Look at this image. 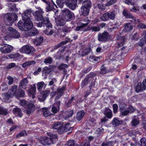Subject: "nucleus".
Listing matches in <instances>:
<instances>
[{
    "mask_svg": "<svg viewBox=\"0 0 146 146\" xmlns=\"http://www.w3.org/2000/svg\"><path fill=\"white\" fill-rule=\"evenodd\" d=\"M47 133L49 137H45L41 138L40 140V142L44 145H49L55 143L56 142V139L57 138V135L50 132H48Z\"/></svg>",
    "mask_w": 146,
    "mask_h": 146,
    "instance_id": "1",
    "label": "nucleus"
},
{
    "mask_svg": "<svg viewBox=\"0 0 146 146\" xmlns=\"http://www.w3.org/2000/svg\"><path fill=\"white\" fill-rule=\"evenodd\" d=\"M33 25V23L31 20L24 21L23 24L22 21L20 20L18 23L19 28L23 31H27L31 30Z\"/></svg>",
    "mask_w": 146,
    "mask_h": 146,
    "instance_id": "2",
    "label": "nucleus"
},
{
    "mask_svg": "<svg viewBox=\"0 0 146 146\" xmlns=\"http://www.w3.org/2000/svg\"><path fill=\"white\" fill-rule=\"evenodd\" d=\"M42 26L44 27L45 30L43 31L44 33L47 35H50L53 33L52 29V25L50 22L49 18H46L45 21L42 22Z\"/></svg>",
    "mask_w": 146,
    "mask_h": 146,
    "instance_id": "3",
    "label": "nucleus"
},
{
    "mask_svg": "<svg viewBox=\"0 0 146 146\" xmlns=\"http://www.w3.org/2000/svg\"><path fill=\"white\" fill-rule=\"evenodd\" d=\"M18 17L14 13H8L6 14L4 17L6 24L8 26H11L14 22L17 19Z\"/></svg>",
    "mask_w": 146,
    "mask_h": 146,
    "instance_id": "4",
    "label": "nucleus"
},
{
    "mask_svg": "<svg viewBox=\"0 0 146 146\" xmlns=\"http://www.w3.org/2000/svg\"><path fill=\"white\" fill-rule=\"evenodd\" d=\"M43 13L44 11L41 9H39L38 10L36 11V15L38 18L37 19L38 21H40L36 23V25L38 27H41L42 25V22L45 21L46 18H48L47 17H43L42 14Z\"/></svg>",
    "mask_w": 146,
    "mask_h": 146,
    "instance_id": "5",
    "label": "nucleus"
},
{
    "mask_svg": "<svg viewBox=\"0 0 146 146\" xmlns=\"http://www.w3.org/2000/svg\"><path fill=\"white\" fill-rule=\"evenodd\" d=\"M116 12L115 10L110 12H107L104 13L100 17V19L103 21H105L109 19L114 20L115 18Z\"/></svg>",
    "mask_w": 146,
    "mask_h": 146,
    "instance_id": "6",
    "label": "nucleus"
},
{
    "mask_svg": "<svg viewBox=\"0 0 146 146\" xmlns=\"http://www.w3.org/2000/svg\"><path fill=\"white\" fill-rule=\"evenodd\" d=\"M62 16L68 21L71 20L72 17L73 15H74L73 13L71 12L68 9H63L62 10Z\"/></svg>",
    "mask_w": 146,
    "mask_h": 146,
    "instance_id": "7",
    "label": "nucleus"
},
{
    "mask_svg": "<svg viewBox=\"0 0 146 146\" xmlns=\"http://www.w3.org/2000/svg\"><path fill=\"white\" fill-rule=\"evenodd\" d=\"M20 52L27 54H33L35 52L34 48L32 46H29L28 45L23 46L19 49Z\"/></svg>",
    "mask_w": 146,
    "mask_h": 146,
    "instance_id": "8",
    "label": "nucleus"
},
{
    "mask_svg": "<svg viewBox=\"0 0 146 146\" xmlns=\"http://www.w3.org/2000/svg\"><path fill=\"white\" fill-rule=\"evenodd\" d=\"M33 14L31 9H27L24 11L22 14V19L24 21L31 20V15Z\"/></svg>",
    "mask_w": 146,
    "mask_h": 146,
    "instance_id": "9",
    "label": "nucleus"
},
{
    "mask_svg": "<svg viewBox=\"0 0 146 146\" xmlns=\"http://www.w3.org/2000/svg\"><path fill=\"white\" fill-rule=\"evenodd\" d=\"M13 49V47L12 46L6 44L1 45L0 50L3 53L7 54L11 52Z\"/></svg>",
    "mask_w": 146,
    "mask_h": 146,
    "instance_id": "10",
    "label": "nucleus"
},
{
    "mask_svg": "<svg viewBox=\"0 0 146 146\" xmlns=\"http://www.w3.org/2000/svg\"><path fill=\"white\" fill-rule=\"evenodd\" d=\"M110 38L109 33L106 31L102 33H100L98 35V40L100 41H106Z\"/></svg>",
    "mask_w": 146,
    "mask_h": 146,
    "instance_id": "11",
    "label": "nucleus"
},
{
    "mask_svg": "<svg viewBox=\"0 0 146 146\" xmlns=\"http://www.w3.org/2000/svg\"><path fill=\"white\" fill-rule=\"evenodd\" d=\"M76 0H65V4L69 9L74 10L76 8Z\"/></svg>",
    "mask_w": 146,
    "mask_h": 146,
    "instance_id": "12",
    "label": "nucleus"
},
{
    "mask_svg": "<svg viewBox=\"0 0 146 146\" xmlns=\"http://www.w3.org/2000/svg\"><path fill=\"white\" fill-rule=\"evenodd\" d=\"M35 107L32 103H29L26 107L24 112L28 115H29L35 111Z\"/></svg>",
    "mask_w": 146,
    "mask_h": 146,
    "instance_id": "13",
    "label": "nucleus"
},
{
    "mask_svg": "<svg viewBox=\"0 0 146 146\" xmlns=\"http://www.w3.org/2000/svg\"><path fill=\"white\" fill-rule=\"evenodd\" d=\"M50 94V92L49 90L42 91L40 93L39 97L38 98L39 101L41 102L44 101Z\"/></svg>",
    "mask_w": 146,
    "mask_h": 146,
    "instance_id": "14",
    "label": "nucleus"
},
{
    "mask_svg": "<svg viewBox=\"0 0 146 146\" xmlns=\"http://www.w3.org/2000/svg\"><path fill=\"white\" fill-rule=\"evenodd\" d=\"M30 31L26 32L25 35L26 36H35L38 34V30L35 27L31 29Z\"/></svg>",
    "mask_w": 146,
    "mask_h": 146,
    "instance_id": "15",
    "label": "nucleus"
},
{
    "mask_svg": "<svg viewBox=\"0 0 146 146\" xmlns=\"http://www.w3.org/2000/svg\"><path fill=\"white\" fill-rule=\"evenodd\" d=\"M123 15L127 18H131L132 20L131 21L133 22H135L136 21V19L131 13H130L126 9H124L122 13Z\"/></svg>",
    "mask_w": 146,
    "mask_h": 146,
    "instance_id": "16",
    "label": "nucleus"
},
{
    "mask_svg": "<svg viewBox=\"0 0 146 146\" xmlns=\"http://www.w3.org/2000/svg\"><path fill=\"white\" fill-rule=\"evenodd\" d=\"M43 40L44 38L42 37L39 36L34 39L33 42L35 46H39L42 44Z\"/></svg>",
    "mask_w": 146,
    "mask_h": 146,
    "instance_id": "17",
    "label": "nucleus"
},
{
    "mask_svg": "<svg viewBox=\"0 0 146 146\" xmlns=\"http://www.w3.org/2000/svg\"><path fill=\"white\" fill-rule=\"evenodd\" d=\"M9 30L11 32L12 34V37L14 38H18L20 37V35L19 32L15 29L11 27L8 28Z\"/></svg>",
    "mask_w": 146,
    "mask_h": 146,
    "instance_id": "18",
    "label": "nucleus"
},
{
    "mask_svg": "<svg viewBox=\"0 0 146 146\" xmlns=\"http://www.w3.org/2000/svg\"><path fill=\"white\" fill-rule=\"evenodd\" d=\"M13 111V113L17 117H21L23 115L22 111L20 108H14Z\"/></svg>",
    "mask_w": 146,
    "mask_h": 146,
    "instance_id": "19",
    "label": "nucleus"
},
{
    "mask_svg": "<svg viewBox=\"0 0 146 146\" xmlns=\"http://www.w3.org/2000/svg\"><path fill=\"white\" fill-rule=\"evenodd\" d=\"M104 114L109 119H111L113 115L112 111L108 108H105Z\"/></svg>",
    "mask_w": 146,
    "mask_h": 146,
    "instance_id": "20",
    "label": "nucleus"
},
{
    "mask_svg": "<svg viewBox=\"0 0 146 146\" xmlns=\"http://www.w3.org/2000/svg\"><path fill=\"white\" fill-rule=\"evenodd\" d=\"M2 96L3 101L6 102H8L10 98L13 97L10 93L9 92L2 94Z\"/></svg>",
    "mask_w": 146,
    "mask_h": 146,
    "instance_id": "21",
    "label": "nucleus"
},
{
    "mask_svg": "<svg viewBox=\"0 0 146 146\" xmlns=\"http://www.w3.org/2000/svg\"><path fill=\"white\" fill-rule=\"evenodd\" d=\"M17 86H14L11 87L9 91H8L13 96H18V94L17 92Z\"/></svg>",
    "mask_w": 146,
    "mask_h": 146,
    "instance_id": "22",
    "label": "nucleus"
},
{
    "mask_svg": "<svg viewBox=\"0 0 146 146\" xmlns=\"http://www.w3.org/2000/svg\"><path fill=\"white\" fill-rule=\"evenodd\" d=\"M90 9L82 6L81 8L80 13L83 15L86 16L89 13Z\"/></svg>",
    "mask_w": 146,
    "mask_h": 146,
    "instance_id": "23",
    "label": "nucleus"
},
{
    "mask_svg": "<svg viewBox=\"0 0 146 146\" xmlns=\"http://www.w3.org/2000/svg\"><path fill=\"white\" fill-rule=\"evenodd\" d=\"M124 27L123 30L126 32H129L133 28V25L129 23H125L124 24Z\"/></svg>",
    "mask_w": 146,
    "mask_h": 146,
    "instance_id": "24",
    "label": "nucleus"
},
{
    "mask_svg": "<svg viewBox=\"0 0 146 146\" xmlns=\"http://www.w3.org/2000/svg\"><path fill=\"white\" fill-rule=\"evenodd\" d=\"M122 123L121 120H119L117 117L114 118L111 121V123L114 127L119 126Z\"/></svg>",
    "mask_w": 146,
    "mask_h": 146,
    "instance_id": "25",
    "label": "nucleus"
},
{
    "mask_svg": "<svg viewBox=\"0 0 146 146\" xmlns=\"http://www.w3.org/2000/svg\"><path fill=\"white\" fill-rule=\"evenodd\" d=\"M67 21V20H66V19L63 18L62 16L56 21V23L58 26H63Z\"/></svg>",
    "mask_w": 146,
    "mask_h": 146,
    "instance_id": "26",
    "label": "nucleus"
},
{
    "mask_svg": "<svg viewBox=\"0 0 146 146\" xmlns=\"http://www.w3.org/2000/svg\"><path fill=\"white\" fill-rule=\"evenodd\" d=\"M36 63V62L34 60H29L23 63L22 65V66L23 68H25L27 66H30L34 65Z\"/></svg>",
    "mask_w": 146,
    "mask_h": 146,
    "instance_id": "27",
    "label": "nucleus"
},
{
    "mask_svg": "<svg viewBox=\"0 0 146 146\" xmlns=\"http://www.w3.org/2000/svg\"><path fill=\"white\" fill-rule=\"evenodd\" d=\"M61 127H62V124L60 122L57 121L54 122L53 124L52 128L54 129L60 130Z\"/></svg>",
    "mask_w": 146,
    "mask_h": 146,
    "instance_id": "28",
    "label": "nucleus"
},
{
    "mask_svg": "<svg viewBox=\"0 0 146 146\" xmlns=\"http://www.w3.org/2000/svg\"><path fill=\"white\" fill-rule=\"evenodd\" d=\"M82 6L90 9L91 7V1L89 0H85L83 3Z\"/></svg>",
    "mask_w": 146,
    "mask_h": 146,
    "instance_id": "29",
    "label": "nucleus"
},
{
    "mask_svg": "<svg viewBox=\"0 0 146 146\" xmlns=\"http://www.w3.org/2000/svg\"><path fill=\"white\" fill-rule=\"evenodd\" d=\"M53 68L52 66L51 65H50L48 67L45 66L43 68V71L45 73L49 74L52 71Z\"/></svg>",
    "mask_w": 146,
    "mask_h": 146,
    "instance_id": "30",
    "label": "nucleus"
},
{
    "mask_svg": "<svg viewBox=\"0 0 146 146\" xmlns=\"http://www.w3.org/2000/svg\"><path fill=\"white\" fill-rule=\"evenodd\" d=\"M109 71L107 69V68L102 65L100 68V73L102 74H104L109 72Z\"/></svg>",
    "mask_w": 146,
    "mask_h": 146,
    "instance_id": "31",
    "label": "nucleus"
},
{
    "mask_svg": "<svg viewBox=\"0 0 146 146\" xmlns=\"http://www.w3.org/2000/svg\"><path fill=\"white\" fill-rule=\"evenodd\" d=\"M117 40H119L120 42L119 43H118V44L120 46H122L125 41V39L123 36H118L117 37Z\"/></svg>",
    "mask_w": 146,
    "mask_h": 146,
    "instance_id": "32",
    "label": "nucleus"
},
{
    "mask_svg": "<svg viewBox=\"0 0 146 146\" xmlns=\"http://www.w3.org/2000/svg\"><path fill=\"white\" fill-rule=\"evenodd\" d=\"M80 144L78 145L75 144L74 141L73 140H70L66 142L65 144V146H80Z\"/></svg>",
    "mask_w": 146,
    "mask_h": 146,
    "instance_id": "33",
    "label": "nucleus"
},
{
    "mask_svg": "<svg viewBox=\"0 0 146 146\" xmlns=\"http://www.w3.org/2000/svg\"><path fill=\"white\" fill-rule=\"evenodd\" d=\"M84 115V113L83 111L82 110L78 112L77 114L76 119L78 121H80Z\"/></svg>",
    "mask_w": 146,
    "mask_h": 146,
    "instance_id": "34",
    "label": "nucleus"
},
{
    "mask_svg": "<svg viewBox=\"0 0 146 146\" xmlns=\"http://www.w3.org/2000/svg\"><path fill=\"white\" fill-rule=\"evenodd\" d=\"M82 21L83 22H86V23H80V26L81 28L86 27L90 23V20L88 19V18H87V19H83Z\"/></svg>",
    "mask_w": 146,
    "mask_h": 146,
    "instance_id": "35",
    "label": "nucleus"
},
{
    "mask_svg": "<svg viewBox=\"0 0 146 146\" xmlns=\"http://www.w3.org/2000/svg\"><path fill=\"white\" fill-rule=\"evenodd\" d=\"M7 110L3 107L0 106V114L4 115H6L8 114Z\"/></svg>",
    "mask_w": 146,
    "mask_h": 146,
    "instance_id": "36",
    "label": "nucleus"
},
{
    "mask_svg": "<svg viewBox=\"0 0 146 146\" xmlns=\"http://www.w3.org/2000/svg\"><path fill=\"white\" fill-rule=\"evenodd\" d=\"M144 90L141 85V83L139 82L137 84L135 88V91L137 93H139Z\"/></svg>",
    "mask_w": 146,
    "mask_h": 146,
    "instance_id": "37",
    "label": "nucleus"
},
{
    "mask_svg": "<svg viewBox=\"0 0 146 146\" xmlns=\"http://www.w3.org/2000/svg\"><path fill=\"white\" fill-rule=\"evenodd\" d=\"M37 89L38 90H40L43 87H45L46 84L43 82H38L37 84Z\"/></svg>",
    "mask_w": 146,
    "mask_h": 146,
    "instance_id": "38",
    "label": "nucleus"
},
{
    "mask_svg": "<svg viewBox=\"0 0 146 146\" xmlns=\"http://www.w3.org/2000/svg\"><path fill=\"white\" fill-rule=\"evenodd\" d=\"M43 115L45 117H47L51 115V113L46 108H43Z\"/></svg>",
    "mask_w": 146,
    "mask_h": 146,
    "instance_id": "39",
    "label": "nucleus"
},
{
    "mask_svg": "<svg viewBox=\"0 0 146 146\" xmlns=\"http://www.w3.org/2000/svg\"><path fill=\"white\" fill-rule=\"evenodd\" d=\"M70 41V38H67L66 40L65 41L60 42L59 44H58V45L57 46H56L55 47H56V48L60 47L62 45L66 44L68 42H69Z\"/></svg>",
    "mask_w": 146,
    "mask_h": 146,
    "instance_id": "40",
    "label": "nucleus"
},
{
    "mask_svg": "<svg viewBox=\"0 0 146 146\" xmlns=\"http://www.w3.org/2000/svg\"><path fill=\"white\" fill-rule=\"evenodd\" d=\"M28 83L27 78H25L22 80L20 82V85L21 86H26Z\"/></svg>",
    "mask_w": 146,
    "mask_h": 146,
    "instance_id": "41",
    "label": "nucleus"
},
{
    "mask_svg": "<svg viewBox=\"0 0 146 146\" xmlns=\"http://www.w3.org/2000/svg\"><path fill=\"white\" fill-rule=\"evenodd\" d=\"M65 1L64 0H57L56 3L58 5L60 8H62L64 6Z\"/></svg>",
    "mask_w": 146,
    "mask_h": 146,
    "instance_id": "42",
    "label": "nucleus"
},
{
    "mask_svg": "<svg viewBox=\"0 0 146 146\" xmlns=\"http://www.w3.org/2000/svg\"><path fill=\"white\" fill-rule=\"evenodd\" d=\"M131 123L133 126H135L139 123V121L138 119L133 118L131 122Z\"/></svg>",
    "mask_w": 146,
    "mask_h": 146,
    "instance_id": "43",
    "label": "nucleus"
},
{
    "mask_svg": "<svg viewBox=\"0 0 146 146\" xmlns=\"http://www.w3.org/2000/svg\"><path fill=\"white\" fill-rule=\"evenodd\" d=\"M36 90V87L35 84H33L30 88L29 92V93L32 95H34L35 92Z\"/></svg>",
    "mask_w": 146,
    "mask_h": 146,
    "instance_id": "44",
    "label": "nucleus"
},
{
    "mask_svg": "<svg viewBox=\"0 0 146 146\" xmlns=\"http://www.w3.org/2000/svg\"><path fill=\"white\" fill-rule=\"evenodd\" d=\"M66 115L65 116L66 119H68V118L71 117L73 114V110H72L69 111H68L66 112Z\"/></svg>",
    "mask_w": 146,
    "mask_h": 146,
    "instance_id": "45",
    "label": "nucleus"
},
{
    "mask_svg": "<svg viewBox=\"0 0 146 146\" xmlns=\"http://www.w3.org/2000/svg\"><path fill=\"white\" fill-rule=\"evenodd\" d=\"M89 79H88V78L86 77L82 83L81 86L82 87H83L86 86L89 82Z\"/></svg>",
    "mask_w": 146,
    "mask_h": 146,
    "instance_id": "46",
    "label": "nucleus"
},
{
    "mask_svg": "<svg viewBox=\"0 0 146 146\" xmlns=\"http://www.w3.org/2000/svg\"><path fill=\"white\" fill-rule=\"evenodd\" d=\"M140 146H146V139L145 138H141L140 140V143H139Z\"/></svg>",
    "mask_w": 146,
    "mask_h": 146,
    "instance_id": "47",
    "label": "nucleus"
},
{
    "mask_svg": "<svg viewBox=\"0 0 146 146\" xmlns=\"http://www.w3.org/2000/svg\"><path fill=\"white\" fill-rule=\"evenodd\" d=\"M52 61V58L50 57H48L44 59V62L45 64H51Z\"/></svg>",
    "mask_w": 146,
    "mask_h": 146,
    "instance_id": "48",
    "label": "nucleus"
},
{
    "mask_svg": "<svg viewBox=\"0 0 146 146\" xmlns=\"http://www.w3.org/2000/svg\"><path fill=\"white\" fill-rule=\"evenodd\" d=\"M26 131L24 130L17 134L16 135V137L17 139H19L20 137L25 136V135L26 134Z\"/></svg>",
    "mask_w": 146,
    "mask_h": 146,
    "instance_id": "49",
    "label": "nucleus"
},
{
    "mask_svg": "<svg viewBox=\"0 0 146 146\" xmlns=\"http://www.w3.org/2000/svg\"><path fill=\"white\" fill-rule=\"evenodd\" d=\"M8 9L10 11H13L16 7V6L14 4H9Z\"/></svg>",
    "mask_w": 146,
    "mask_h": 146,
    "instance_id": "50",
    "label": "nucleus"
},
{
    "mask_svg": "<svg viewBox=\"0 0 146 146\" xmlns=\"http://www.w3.org/2000/svg\"><path fill=\"white\" fill-rule=\"evenodd\" d=\"M90 29L92 32H98L100 30V27L98 26L92 27L90 28Z\"/></svg>",
    "mask_w": 146,
    "mask_h": 146,
    "instance_id": "51",
    "label": "nucleus"
},
{
    "mask_svg": "<svg viewBox=\"0 0 146 146\" xmlns=\"http://www.w3.org/2000/svg\"><path fill=\"white\" fill-rule=\"evenodd\" d=\"M96 76V74L93 73H90L86 77L88 78L89 80H93V77Z\"/></svg>",
    "mask_w": 146,
    "mask_h": 146,
    "instance_id": "52",
    "label": "nucleus"
},
{
    "mask_svg": "<svg viewBox=\"0 0 146 146\" xmlns=\"http://www.w3.org/2000/svg\"><path fill=\"white\" fill-rule=\"evenodd\" d=\"M117 1V0H110L107 2L106 4V6H110L115 3Z\"/></svg>",
    "mask_w": 146,
    "mask_h": 146,
    "instance_id": "53",
    "label": "nucleus"
},
{
    "mask_svg": "<svg viewBox=\"0 0 146 146\" xmlns=\"http://www.w3.org/2000/svg\"><path fill=\"white\" fill-rule=\"evenodd\" d=\"M113 142L111 141L104 142L102 144V146H113Z\"/></svg>",
    "mask_w": 146,
    "mask_h": 146,
    "instance_id": "54",
    "label": "nucleus"
},
{
    "mask_svg": "<svg viewBox=\"0 0 146 146\" xmlns=\"http://www.w3.org/2000/svg\"><path fill=\"white\" fill-rule=\"evenodd\" d=\"M59 108H57L53 105L52 108V111L54 113H56L59 110Z\"/></svg>",
    "mask_w": 146,
    "mask_h": 146,
    "instance_id": "55",
    "label": "nucleus"
},
{
    "mask_svg": "<svg viewBox=\"0 0 146 146\" xmlns=\"http://www.w3.org/2000/svg\"><path fill=\"white\" fill-rule=\"evenodd\" d=\"M104 131V129L102 128L101 127L98 128L96 131V133L98 134V136L103 133Z\"/></svg>",
    "mask_w": 146,
    "mask_h": 146,
    "instance_id": "56",
    "label": "nucleus"
},
{
    "mask_svg": "<svg viewBox=\"0 0 146 146\" xmlns=\"http://www.w3.org/2000/svg\"><path fill=\"white\" fill-rule=\"evenodd\" d=\"M65 87H62L61 88H59L57 90V93L61 94L63 95V91H65Z\"/></svg>",
    "mask_w": 146,
    "mask_h": 146,
    "instance_id": "57",
    "label": "nucleus"
},
{
    "mask_svg": "<svg viewBox=\"0 0 146 146\" xmlns=\"http://www.w3.org/2000/svg\"><path fill=\"white\" fill-rule=\"evenodd\" d=\"M88 60L90 61H93L94 60L96 61H97V57L93 56H90L89 57Z\"/></svg>",
    "mask_w": 146,
    "mask_h": 146,
    "instance_id": "58",
    "label": "nucleus"
},
{
    "mask_svg": "<svg viewBox=\"0 0 146 146\" xmlns=\"http://www.w3.org/2000/svg\"><path fill=\"white\" fill-rule=\"evenodd\" d=\"M113 112L114 113H116L117 111L118 106L116 104H114L113 105Z\"/></svg>",
    "mask_w": 146,
    "mask_h": 146,
    "instance_id": "59",
    "label": "nucleus"
},
{
    "mask_svg": "<svg viewBox=\"0 0 146 146\" xmlns=\"http://www.w3.org/2000/svg\"><path fill=\"white\" fill-rule=\"evenodd\" d=\"M91 48H88L85 49L84 51V54L83 55H86L88 54L90 52Z\"/></svg>",
    "mask_w": 146,
    "mask_h": 146,
    "instance_id": "60",
    "label": "nucleus"
},
{
    "mask_svg": "<svg viewBox=\"0 0 146 146\" xmlns=\"http://www.w3.org/2000/svg\"><path fill=\"white\" fill-rule=\"evenodd\" d=\"M141 85L143 90H146V78L144 79L141 83Z\"/></svg>",
    "mask_w": 146,
    "mask_h": 146,
    "instance_id": "61",
    "label": "nucleus"
},
{
    "mask_svg": "<svg viewBox=\"0 0 146 146\" xmlns=\"http://www.w3.org/2000/svg\"><path fill=\"white\" fill-rule=\"evenodd\" d=\"M7 79L9 80L8 84L9 85H10L13 84V79L12 77L10 76H8L7 77Z\"/></svg>",
    "mask_w": 146,
    "mask_h": 146,
    "instance_id": "62",
    "label": "nucleus"
},
{
    "mask_svg": "<svg viewBox=\"0 0 146 146\" xmlns=\"http://www.w3.org/2000/svg\"><path fill=\"white\" fill-rule=\"evenodd\" d=\"M106 6L105 5H104L102 3L98 4V7L100 9L104 10L105 9V7Z\"/></svg>",
    "mask_w": 146,
    "mask_h": 146,
    "instance_id": "63",
    "label": "nucleus"
},
{
    "mask_svg": "<svg viewBox=\"0 0 146 146\" xmlns=\"http://www.w3.org/2000/svg\"><path fill=\"white\" fill-rule=\"evenodd\" d=\"M145 38H142L140 40L139 42V45L140 46H142L144 45L145 44Z\"/></svg>",
    "mask_w": 146,
    "mask_h": 146,
    "instance_id": "64",
    "label": "nucleus"
}]
</instances>
